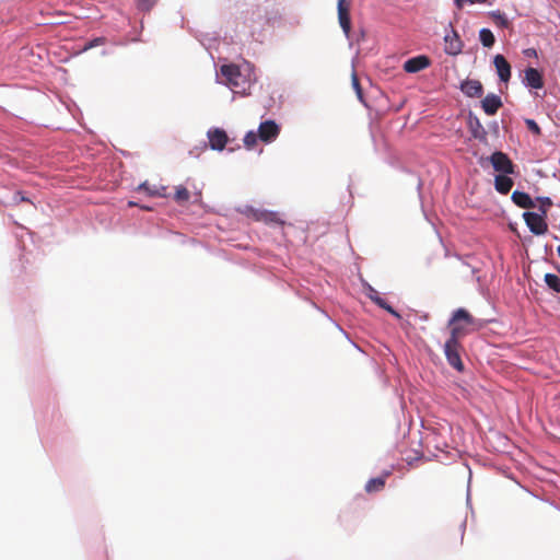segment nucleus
<instances>
[{"instance_id":"obj_14","label":"nucleus","mask_w":560,"mask_h":560,"mask_svg":"<svg viewBox=\"0 0 560 560\" xmlns=\"http://www.w3.org/2000/svg\"><path fill=\"white\" fill-rule=\"evenodd\" d=\"M503 103L501 101V97L489 93L485 96V98L481 101V107L483 112L489 115L493 116L497 114V112L502 107Z\"/></svg>"},{"instance_id":"obj_32","label":"nucleus","mask_w":560,"mask_h":560,"mask_svg":"<svg viewBox=\"0 0 560 560\" xmlns=\"http://www.w3.org/2000/svg\"><path fill=\"white\" fill-rule=\"evenodd\" d=\"M352 85L355 89L359 97L361 98L362 97L361 86H360V82H359V79L355 75V73H353V75H352Z\"/></svg>"},{"instance_id":"obj_8","label":"nucleus","mask_w":560,"mask_h":560,"mask_svg":"<svg viewBox=\"0 0 560 560\" xmlns=\"http://www.w3.org/2000/svg\"><path fill=\"white\" fill-rule=\"evenodd\" d=\"M280 132L279 126L273 120H266L259 125L258 137L264 142L273 141Z\"/></svg>"},{"instance_id":"obj_35","label":"nucleus","mask_w":560,"mask_h":560,"mask_svg":"<svg viewBox=\"0 0 560 560\" xmlns=\"http://www.w3.org/2000/svg\"><path fill=\"white\" fill-rule=\"evenodd\" d=\"M141 209L147 210V211H150V210H151V208H150V207H147V206H142V207H141Z\"/></svg>"},{"instance_id":"obj_7","label":"nucleus","mask_w":560,"mask_h":560,"mask_svg":"<svg viewBox=\"0 0 560 560\" xmlns=\"http://www.w3.org/2000/svg\"><path fill=\"white\" fill-rule=\"evenodd\" d=\"M490 162L493 168L502 174H513L514 173V164L508 154L497 151L491 154Z\"/></svg>"},{"instance_id":"obj_6","label":"nucleus","mask_w":560,"mask_h":560,"mask_svg":"<svg viewBox=\"0 0 560 560\" xmlns=\"http://www.w3.org/2000/svg\"><path fill=\"white\" fill-rule=\"evenodd\" d=\"M544 214L535 212H525L523 218L532 233L536 235H542L548 231V224L545 220Z\"/></svg>"},{"instance_id":"obj_31","label":"nucleus","mask_w":560,"mask_h":560,"mask_svg":"<svg viewBox=\"0 0 560 560\" xmlns=\"http://www.w3.org/2000/svg\"><path fill=\"white\" fill-rule=\"evenodd\" d=\"M105 40L106 39L104 37H96L93 40H90L88 44H85L83 49L88 50V49H91V48L96 47L98 45H103L105 43Z\"/></svg>"},{"instance_id":"obj_19","label":"nucleus","mask_w":560,"mask_h":560,"mask_svg":"<svg viewBox=\"0 0 560 560\" xmlns=\"http://www.w3.org/2000/svg\"><path fill=\"white\" fill-rule=\"evenodd\" d=\"M387 476H388V474H386L385 476H382V477H376V478L370 479L365 485V491L368 493H373V492H378V491L383 490L385 487Z\"/></svg>"},{"instance_id":"obj_12","label":"nucleus","mask_w":560,"mask_h":560,"mask_svg":"<svg viewBox=\"0 0 560 560\" xmlns=\"http://www.w3.org/2000/svg\"><path fill=\"white\" fill-rule=\"evenodd\" d=\"M430 63V59L427 56L421 55L406 60L404 63V70L408 73H416L428 68Z\"/></svg>"},{"instance_id":"obj_3","label":"nucleus","mask_w":560,"mask_h":560,"mask_svg":"<svg viewBox=\"0 0 560 560\" xmlns=\"http://www.w3.org/2000/svg\"><path fill=\"white\" fill-rule=\"evenodd\" d=\"M476 320L475 318L465 310L458 308L453 313L452 318L450 319L448 326L451 327V334L457 327H460L463 332L460 334V338L475 330Z\"/></svg>"},{"instance_id":"obj_24","label":"nucleus","mask_w":560,"mask_h":560,"mask_svg":"<svg viewBox=\"0 0 560 560\" xmlns=\"http://www.w3.org/2000/svg\"><path fill=\"white\" fill-rule=\"evenodd\" d=\"M257 220L264 221L266 223L283 224L276 212H260L259 215H257Z\"/></svg>"},{"instance_id":"obj_28","label":"nucleus","mask_w":560,"mask_h":560,"mask_svg":"<svg viewBox=\"0 0 560 560\" xmlns=\"http://www.w3.org/2000/svg\"><path fill=\"white\" fill-rule=\"evenodd\" d=\"M156 0H137L138 9L142 11H150L155 4Z\"/></svg>"},{"instance_id":"obj_36","label":"nucleus","mask_w":560,"mask_h":560,"mask_svg":"<svg viewBox=\"0 0 560 560\" xmlns=\"http://www.w3.org/2000/svg\"><path fill=\"white\" fill-rule=\"evenodd\" d=\"M557 252H558V255L560 257V245L558 246Z\"/></svg>"},{"instance_id":"obj_17","label":"nucleus","mask_w":560,"mask_h":560,"mask_svg":"<svg viewBox=\"0 0 560 560\" xmlns=\"http://www.w3.org/2000/svg\"><path fill=\"white\" fill-rule=\"evenodd\" d=\"M508 174L497 175L494 178L495 190L502 195L510 192L513 187V179L506 176Z\"/></svg>"},{"instance_id":"obj_15","label":"nucleus","mask_w":560,"mask_h":560,"mask_svg":"<svg viewBox=\"0 0 560 560\" xmlns=\"http://www.w3.org/2000/svg\"><path fill=\"white\" fill-rule=\"evenodd\" d=\"M524 83L532 89H542L545 84L542 74L532 67L524 71Z\"/></svg>"},{"instance_id":"obj_9","label":"nucleus","mask_w":560,"mask_h":560,"mask_svg":"<svg viewBox=\"0 0 560 560\" xmlns=\"http://www.w3.org/2000/svg\"><path fill=\"white\" fill-rule=\"evenodd\" d=\"M493 65L500 81L508 83L511 79V65L506 58L498 54L493 57Z\"/></svg>"},{"instance_id":"obj_26","label":"nucleus","mask_w":560,"mask_h":560,"mask_svg":"<svg viewBox=\"0 0 560 560\" xmlns=\"http://www.w3.org/2000/svg\"><path fill=\"white\" fill-rule=\"evenodd\" d=\"M258 135L254 131H248L244 137V144L247 149H253L257 143Z\"/></svg>"},{"instance_id":"obj_18","label":"nucleus","mask_w":560,"mask_h":560,"mask_svg":"<svg viewBox=\"0 0 560 560\" xmlns=\"http://www.w3.org/2000/svg\"><path fill=\"white\" fill-rule=\"evenodd\" d=\"M139 191H145L151 197H166V187L150 185L148 182L140 184L137 188Z\"/></svg>"},{"instance_id":"obj_1","label":"nucleus","mask_w":560,"mask_h":560,"mask_svg":"<svg viewBox=\"0 0 560 560\" xmlns=\"http://www.w3.org/2000/svg\"><path fill=\"white\" fill-rule=\"evenodd\" d=\"M462 332L460 327L455 328L444 346V353L448 364L459 372L464 370V364L459 355V339Z\"/></svg>"},{"instance_id":"obj_34","label":"nucleus","mask_w":560,"mask_h":560,"mask_svg":"<svg viewBox=\"0 0 560 560\" xmlns=\"http://www.w3.org/2000/svg\"><path fill=\"white\" fill-rule=\"evenodd\" d=\"M254 15H257L258 18H260V16H261L260 11H259V10H257L256 12H253V16H254Z\"/></svg>"},{"instance_id":"obj_25","label":"nucleus","mask_w":560,"mask_h":560,"mask_svg":"<svg viewBox=\"0 0 560 560\" xmlns=\"http://www.w3.org/2000/svg\"><path fill=\"white\" fill-rule=\"evenodd\" d=\"M470 127L474 138L483 139L486 137V130L477 118L475 119V125L470 121Z\"/></svg>"},{"instance_id":"obj_10","label":"nucleus","mask_w":560,"mask_h":560,"mask_svg":"<svg viewBox=\"0 0 560 560\" xmlns=\"http://www.w3.org/2000/svg\"><path fill=\"white\" fill-rule=\"evenodd\" d=\"M445 47L444 51L445 54L450 56H457L463 50V42L460 40L458 34L456 31L452 30L451 34H446L444 37Z\"/></svg>"},{"instance_id":"obj_16","label":"nucleus","mask_w":560,"mask_h":560,"mask_svg":"<svg viewBox=\"0 0 560 560\" xmlns=\"http://www.w3.org/2000/svg\"><path fill=\"white\" fill-rule=\"evenodd\" d=\"M512 200L517 207L523 209H532L535 207L532 197L524 191L514 190L512 194Z\"/></svg>"},{"instance_id":"obj_29","label":"nucleus","mask_w":560,"mask_h":560,"mask_svg":"<svg viewBox=\"0 0 560 560\" xmlns=\"http://www.w3.org/2000/svg\"><path fill=\"white\" fill-rule=\"evenodd\" d=\"M31 202V200L23 195L22 191H15L12 196L11 203L19 205L20 202Z\"/></svg>"},{"instance_id":"obj_27","label":"nucleus","mask_w":560,"mask_h":560,"mask_svg":"<svg viewBox=\"0 0 560 560\" xmlns=\"http://www.w3.org/2000/svg\"><path fill=\"white\" fill-rule=\"evenodd\" d=\"M525 124L530 132H533L536 136L541 135V129L534 119L527 118L525 119Z\"/></svg>"},{"instance_id":"obj_20","label":"nucleus","mask_w":560,"mask_h":560,"mask_svg":"<svg viewBox=\"0 0 560 560\" xmlns=\"http://www.w3.org/2000/svg\"><path fill=\"white\" fill-rule=\"evenodd\" d=\"M489 16L498 27L509 28L511 26V22L500 10L489 12Z\"/></svg>"},{"instance_id":"obj_5","label":"nucleus","mask_w":560,"mask_h":560,"mask_svg":"<svg viewBox=\"0 0 560 560\" xmlns=\"http://www.w3.org/2000/svg\"><path fill=\"white\" fill-rule=\"evenodd\" d=\"M351 7L352 0H337L338 23L347 37L351 33Z\"/></svg>"},{"instance_id":"obj_13","label":"nucleus","mask_w":560,"mask_h":560,"mask_svg":"<svg viewBox=\"0 0 560 560\" xmlns=\"http://www.w3.org/2000/svg\"><path fill=\"white\" fill-rule=\"evenodd\" d=\"M462 92L468 97H480L483 94V86L479 80L467 79L460 84Z\"/></svg>"},{"instance_id":"obj_23","label":"nucleus","mask_w":560,"mask_h":560,"mask_svg":"<svg viewBox=\"0 0 560 560\" xmlns=\"http://www.w3.org/2000/svg\"><path fill=\"white\" fill-rule=\"evenodd\" d=\"M546 284L557 293H560V277L555 273L545 275Z\"/></svg>"},{"instance_id":"obj_11","label":"nucleus","mask_w":560,"mask_h":560,"mask_svg":"<svg viewBox=\"0 0 560 560\" xmlns=\"http://www.w3.org/2000/svg\"><path fill=\"white\" fill-rule=\"evenodd\" d=\"M211 149L221 151L228 143V135L223 129L214 128L208 131Z\"/></svg>"},{"instance_id":"obj_30","label":"nucleus","mask_w":560,"mask_h":560,"mask_svg":"<svg viewBox=\"0 0 560 560\" xmlns=\"http://www.w3.org/2000/svg\"><path fill=\"white\" fill-rule=\"evenodd\" d=\"M539 202H540V211L542 212L544 215L547 214V210L548 208L552 205L550 198L548 197H541V198H538Z\"/></svg>"},{"instance_id":"obj_2","label":"nucleus","mask_w":560,"mask_h":560,"mask_svg":"<svg viewBox=\"0 0 560 560\" xmlns=\"http://www.w3.org/2000/svg\"><path fill=\"white\" fill-rule=\"evenodd\" d=\"M221 74L226 80V84L232 91L235 93H245L248 83L236 65H223L221 67Z\"/></svg>"},{"instance_id":"obj_22","label":"nucleus","mask_w":560,"mask_h":560,"mask_svg":"<svg viewBox=\"0 0 560 560\" xmlns=\"http://www.w3.org/2000/svg\"><path fill=\"white\" fill-rule=\"evenodd\" d=\"M370 298L380 307L386 310L388 313H390L395 317L400 318V315L384 299L378 296L376 292H375V295H371Z\"/></svg>"},{"instance_id":"obj_4","label":"nucleus","mask_w":560,"mask_h":560,"mask_svg":"<svg viewBox=\"0 0 560 560\" xmlns=\"http://www.w3.org/2000/svg\"><path fill=\"white\" fill-rule=\"evenodd\" d=\"M202 195V187H198L194 182L190 179L186 180V186L178 185L175 187V192L173 196V199L178 205H184L189 201L190 197L192 196L195 198V201H199L201 199Z\"/></svg>"},{"instance_id":"obj_33","label":"nucleus","mask_w":560,"mask_h":560,"mask_svg":"<svg viewBox=\"0 0 560 560\" xmlns=\"http://www.w3.org/2000/svg\"><path fill=\"white\" fill-rule=\"evenodd\" d=\"M128 206H129V207H136V206H138V203H136L135 201H129V202H128Z\"/></svg>"},{"instance_id":"obj_21","label":"nucleus","mask_w":560,"mask_h":560,"mask_svg":"<svg viewBox=\"0 0 560 560\" xmlns=\"http://www.w3.org/2000/svg\"><path fill=\"white\" fill-rule=\"evenodd\" d=\"M479 39H480L481 44L488 48L492 47L495 42L493 33L489 28L480 30Z\"/></svg>"}]
</instances>
